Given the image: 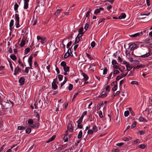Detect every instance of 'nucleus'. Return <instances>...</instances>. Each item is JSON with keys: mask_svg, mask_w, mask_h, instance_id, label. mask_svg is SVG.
Returning a JSON list of instances; mask_svg holds the SVG:
<instances>
[{"mask_svg": "<svg viewBox=\"0 0 152 152\" xmlns=\"http://www.w3.org/2000/svg\"><path fill=\"white\" fill-rule=\"evenodd\" d=\"M19 15L17 14H15V19L16 22V27L18 28L20 26L19 25Z\"/></svg>", "mask_w": 152, "mask_h": 152, "instance_id": "obj_1", "label": "nucleus"}, {"mask_svg": "<svg viewBox=\"0 0 152 152\" xmlns=\"http://www.w3.org/2000/svg\"><path fill=\"white\" fill-rule=\"evenodd\" d=\"M62 108L61 104H58L56 108L55 113L56 114H60L61 113Z\"/></svg>", "mask_w": 152, "mask_h": 152, "instance_id": "obj_2", "label": "nucleus"}, {"mask_svg": "<svg viewBox=\"0 0 152 152\" xmlns=\"http://www.w3.org/2000/svg\"><path fill=\"white\" fill-rule=\"evenodd\" d=\"M42 102L41 100H40L38 102V103H37V106L35 105V104H34L35 106V109L37 110V108L38 107H41L42 105Z\"/></svg>", "mask_w": 152, "mask_h": 152, "instance_id": "obj_3", "label": "nucleus"}, {"mask_svg": "<svg viewBox=\"0 0 152 152\" xmlns=\"http://www.w3.org/2000/svg\"><path fill=\"white\" fill-rule=\"evenodd\" d=\"M33 58V57L32 56H31L28 58V61L29 65L30 68H31L32 67V61Z\"/></svg>", "mask_w": 152, "mask_h": 152, "instance_id": "obj_4", "label": "nucleus"}, {"mask_svg": "<svg viewBox=\"0 0 152 152\" xmlns=\"http://www.w3.org/2000/svg\"><path fill=\"white\" fill-rule=\"evenodd\" d=\"M151 54L150 53V52H149L147 53H146L145 54L143 55H142L141 56H137V57H141L142 58H146L149 57L150 56H151Z\"/></svg>", "mask_w": 152, "mask_h": 152, "instance_id": "obj_5", "label": "nucleus"}, {"mask_svg": "<svg viewBox=\"0 0 152 152\" xmlns=\"http://www.w3.org/2000/svg\"><path fill=\"white\" fill-rule=\"evenodd\" d=\"M104 8L102 7H100L99 9H97L94 12V14L95 15H97L100 12L101 10H103Z\"/></svg>", "mask_w": 152, "mask_h": 152, "instance_id": "obj_6", "label": "nucleus"}, {"mask_svg": "<svg viewBox=\"0 0 152 152\" xmlns=\"http://www.w3.org/2000/svg\"><path fill=\"white\" fill-rule=\"evenodd\" d=\"M37 38L38 40H41V41H40V42L42 44H43L45 43V38H43L42 37H41L40 36H37Z\"/></svg>", "mask_w": 152, "mask_h": 152, "instance_id": "obj_7", "label": "nucleus"}, {"mask_svg": "<svg viewBox=\"0 0 152 152\" xmlns=\"http://www.w3.org/2000/svg\"><path fill=\"white\" fill-rule=\"evenodd\" d=\"M107 96V94L104 91H102L100 95L98 96V97L102 98L105 97Z\"/></svg>", "mask_w": 152, "mask_h": 152, "instance_id": "obj_8", "label": "nucleus"}, {"mask_svg": "<svg viewBox=\"0 0 152 152\" xmlns=\"http://www.w3.org/2000/svg\"><path fill=\"white\" fill-rule=\"evenodd\" d=\"M25 79L23 77H21L19 80V82L21 85H23L24 83Z\"/></svg>", "mask_w": 152, "mask_h": 152, "instance_id": "obj_9", "label": "nucleus"}, {"mask_svg": "<svg viewBox=\"0 0 152 152\" xmlns=\"http://www.w3.org/2000/svg\"><path fill=\"white\" fill-rule=\"evenodd\" d=\"M67 129L68 130H70L71 132L73 131V128L72 124L69 123L68 124Z\"/></svg>", "mask_w": 152, "mask_h": 152, "instance_id": "obj_10", "label": "nucleus"}, {"mask_svg": "<svg viewBox=\"0 0 152 152\" xmlns=\"http://www.w3.org/2000/svg\"><path fill=\"white\" fill-rule=\"evenodd\" d=\"M126 76V75H124V74H121V75L118 76H117L116 78V80L118 81L120 79H121L123 77H124Z\"/></svg>", "mask_w": 152, "mask_h": 152, "instance_id": "obj_11", "label": "nucleus"}, {"mask_svg": "<svg viewBox=\"0 0 152 152\" xmlns=\"http://www.w3.org/2000/svg\"><path fill=\"white\" fill-rule=\"evenodd\" d=\"M52 88L55 90H56V89H57L58 88L56 84V83L54 82H53V83H52Z\"/></svg>", "mask_w": 152, "mask_h": 152, "instance_id": "obj_12", "label": "nucleus"}, {"mask_svg": "<svg viewBox=\"0 0 152 152\" xmlns=\"http://www.w3.org/2000/svg\"><path fill=\"white\" fill-rule=\"evenodd\" d=\"M126 17V15L124 13H122L121 15L119 16L118 18L119 19H124Z\"/></svg>", "mask_w": 152, "mask_h": 152, "instance_id": "obj_13", "label": "nucleus"}, {"mask_svg": "<svg viewBox=\"0 0 152 152\" xmlns=\"http://www.w3.org/2000/svg\"><path fill=\"white\" fill-rule=\"evenodd\" d=\"M32 125L31 126V127L32 128H38L39 125V123H35L34 124H32Z\"/></svg>", "mask_w": 152, "mask_h": 152, "instance_id": "obj_14", "label": "nucleus"}, {"mask_svg": "<svg viewBox=\"0 0 152 152\" xmlns=\"http://www.w3.org/2000/svg\"><path fill=\"white\" fill-rule=\"evenodd\" d=\"M140 35V33H137L133 34L130 35H129V36L131 37H135L139 36Z\"/></svg>", "mask_w": 152, "mask_h": 152, "instance_id": "obj_15", "label": "nucleus"}, {"mask_svg": "<svg viewBox=\"0 0 152 152\" xmlns=\"http://www.w3.org/2000/svg\"><path fill=\"white\" fill-rule=\"evenodd\" d=\"M126 69L127 70L129 71L132 68V67L129 64H128L126 65Z\"/></svg>", "mask_w": 152, "mask_h": 152, "instance_id": "obj_16", "label": "nucleus"}, {"mask_svg": "<svg viewBox=\"0 0 152 152\" xmlns=\"http://www.w3.org/2000/svg\"><path fill=\"white\" fill-rule=\"evenodd\" d=\"M83 136V132L82 130H80L77 136V138L80 139Z\"/></svg>", "mask_w": 152, "mask_h": 152, "instance_id": "obj_17", "label": "nucleus"}, {"mask_svg": "<svg viewBox=\"0 0 152 152\" xmlns=\"http://www.w3.org/2000/svg\"><path fill=\"white\" fill-rule=\"evenodd\" d=\"M83 76L84 77L83 80L85 81H87L88 79V77L86 74L85 73H83Z\"/></svg>", "mask_w": 152, "mask_h": 152, "instance_id": "obj_18", "label": "nucleus"}, {"mask_svg": "<svg viewBox=\"0 0 152 152\" xmlns=\"http://www.w3.org/2000/svg\"><path fill=\"white\" fill-rule=\"evenodd\" d=\"M56 137V136L53 135L52 136L50 139L46 141V143H49L53 140Z\"/></svg>", "mask_w": 152, "mask_h": 152, "instance_id": "obj_19", "label": "nucleus"}, {"mask_svg": "<svg viewBox=\"0 0 152 152\" xmlns=\"http://www.w3.org/2000/svg\"><path fill=\"white\" fill-rule=\"evenodd\" d=\"M92 130L94 132H96L98 131V128L97 126L95 125L93 126Z\"/></svg>", "mask_w": 152, "mask_h": 152, "instance_id": "obj_20", "label": "nucleus"}, {"mask_svg": "<svg viewBox=\"0 0 152 152\" xmlns=\"http://www.w3.org/2000/svg\"><path fill=\"white\" fill-rule=\"evenodd\" d=\"M145 66L144 65H142V64H141L140 65L137 66L135 68H134V69H139L140 68H143Z\"/></svg>", "mask_w": 152, "mask_h": 152, "instance_id": "obj_21", "label": "nucleus"}, {"mask_svg": "<svg viewBox=\"0 0 152 152\" xmlns=\"http://www.w3.org/2000/svg\"><path fill=\"white\" fill-rule=\"evenodd\" d=\"M63 69L65 72H69V67L68 66H65L63 68Z\"/></svg>", "mask_w": 152, "mask_h": 152, "instance_id": "obj_22", "label": "nucleus"}, {"mask_svg": "<svg viewBox=\"0 0 152 152\" xmlns=\"http://www.w3.org/2000/svg\"><path fill=\"white\" fill-rule=\"evenodd\" d=\"M85 115H82L81 117L79 118V119L77 121V122H81L83 121V117Z\"/></svg>", "mask_w": 152, "mask_h": 152, "instance_id": "obj_23", "label": "nucleus"}, {"mask_svg": "<svg viewBox=\"0 0 152 152\" xmlns=\"http://www.w3.org/2000/svg\"><path fill=\"white\" fill-rule=\"evenodd\" d=\"M63 10L62 9H58L57 10L56 12L54 13V15H57L61 11Z\"/></svg>", "mask_w": 152, "mask_h": 152, "instance_id": "obj_24", "label": "nucleus"}, {"mask_svg": "<svg viewBox=\"0 0 152 152\" xmlns=\"http://www.w3.org/2000/svg\"><path fill=\"white\" fill-rule=\"evenodd\" d=\"M146 146L144 144H141L140 145H139L137 146V148H141L142 149L145 148Z\"/></svg>", "mask_w": 152, "mask_h": 152, "instance_id": "obj_25", "label": "nucleus"}, {"mask_svg": "<svg viewBox=\"0 0 152 152\" xmlns=\"http://www.w3.org/2000/svg\"><path fill=\"white\" fill-rule=\"evenodd\" d=\"M31 49L29 48H27L25 50V53L26 54H27L30 51Z\"/></svg>", "mask_w": 152, "mask_h": 152, "instance_id": "obj_26", "label": "nucleus"}, {"mask_svg": "<svg viewBox=\"0 0 152 152\" xmlns=\"http://www.w3.org/2000/svg\"><path fill=\"white\" fill-rule=\"evenodd\" d=\"M77 123V127L78 128L80 129H82L83 128V125L81 124V122H78Z\"/></svg>", "mask_w": 152, "mask_h": 152, "instance_id": "obj_27", "label": "nucleus"}, {"mask_svg": "<svg viewBox=\"0 0 152 152\" xmlns=\"http://www.w3.org/2000/svg\"><path fill=\"white\" fill-rule=\"evenodd\" d=\"M31 131V129L30 128H28L26 130V132L27 134L30 133Z\"/></svg>", "mask_w": 152, "mask_h": 152, "instance_id": "obj_28", "label": "nucleus"}, {"mask_svg": "<svg viewBox=\"0 0 152 152\" xmlns=\"http://www.w3.org/2000/svg\"><path fill=\"white\" fill-rule=\"evenodd\" d=\"M28 124L30 125H32L33 124V121L32 119H30L28 121Z\"/></svg>", "mask_w": 152, "mask_h": 152, "instance_id": "obj_29", "label": "nucleus"}, {"mask_svg": "<svg viewBox=\"0 0 152 152\" xmlns=\"http://www.w3.org/2000/svg\"><path fill=\"white\" fill-rule=\"evenodd\" d=\"M119 72L118 70H114V71H113V78L114 77L115 75L118 74V73H119Z\"/></svg>", "mask_w": 152, "mask_h": 152, "instance_id": "obj_30", "label": "nucleus"}, {"mask_svg": "<svg viewBox=\"0 0 152 152\" xmlns=\"http://www.w3.org/2000/svg\"><path fill=\"white\" fill-rule=\"evenodd\" d=\"M25 45V42L24 40H22L20 44V45L21 47H23Z\"/></svg>", "mask_w": 152, "mask_h": 152, "instance_id": "obj_31", "label": "nucleus"}, {"mask_svg": "<svg viewBox=\"0 0 152 152\" xmlns=\"http://www.w3.org/2000/svg\"><path fill=\"white\" fill-rule=\"evenodd\" d=\"M10 57L14 61L16 60L17 59V58L15 55L10 56Z\"/></svg>", "mask_w": 152, "mask_h": 152, "instance_id": "obj_32", "label": "nucleus"}, {"mask_svg": "<svg viewBox=\"0 0 152 152\" xmlns=\"http://www.w3.org/2000/svg\"><path fill=\"white\" fill-rule=\"evenodd\" d=\"M28 7V3L24 2V8L25 9H27Z\"/></svg>", "mask_w": 152, "mask_h": 152, "instance_id": "obj_33", "label": "nucleus"}, {"mask_svg": "<svg viewBox=\"0 0 152 152\" xmlns=\"http://www.w3.org/2000/svg\"><path fill=\"white\" fill-rule=\"evenodd\" d=\"M105 20V19L103 18H100L98 21V25H99L101 23L104 21Z\"/></svg>", "mask_w": 152, "mask_h": 152, "instance_id": "obj_34", "label": "nucleus"}, {"mask_svg": "<svg viewBox=\"0 0 152 152\" xmlns=\"http://www.w3.org/2000/svg\"><path fill=\"white\" fill-rule=\"evenodd\" d=\"M18 129L20 130H24L25 129V127L23 126H19L18 127Z\"/></svg>", "mask_w": 152, "mask_h": 152, "instance_id": "obj_35", "label": "nucleus"}, {"mask_svg": "<svg viewBox=\"0 0 152 152\" xmlns=\"http://www.w3.org/2000/svg\"><path fill=\"white\" fill-rule=\"evenodd\" d=\"M131 83L133 85H138V82L137 81H133L131 82Z\"/></svg>", "mask_w": 152, "mask_h": 152, "instance_id": "obj_36", "label": "nucleus"}, {"mask_svg": "<svg viewBox=\"0 0 152 152\" xmlns=\"http://www.w3.org/2000/svg\"><path fill=\"white\" fill-rule=\"evenodd\" d=\"M61 65L64 67L66 66V63L65 61H63L61 63Z\"/></svg>", "mask_w": 152, "mask_h": 152, "instance_id": "obj_37", "label": "nucleus"}, {"mask_svg": "<svg viewBox=\"0 0 152 152\" xmlns=\"http://www.w3.org/2000/svg\"><path fill=\"white\" fill-rule=\"evenodd\" d=\"M117 88V83L116 82V84H115V86L112 88V90L113 91H116Z\"/></svg>", "mask_w": 152, "mask_h": 152, "instance_id": "obj_38", "label": "nucleus"}, {"mask_svg": "<svg viewBox=\"0 0 152 152\" xmlns=\"http://www.w3.org/2000/svg\"><path fill=\"white\" fill-rule=\"evenodd\" d=\"M63 77V76L62 75H58V77L59 81H61L62 80Z\"/></svg>", "mask_w": 152, "mask_h": 152, "instance_id": "obj_39", "label": "nucleus"}, {"mask_svg": "<svg viewBox=\"0 0 152 152\" xmlns=\"http://www.w3.org/2000/svg\"><path fill=\"white\" fill-rule=\"evenodd\" d=\"M15 72H17V73L21 72V69L19 68L18 67H17L15 69Z\"/></svg>", "mask_w": 152, "mask_h": 152, "instance_id": "obj_40", "label": "nucleus"}, {"mask_svg": "<svg viewBox=\"0 0 152 152\" xmlns=\"http://www.w3.org/2000/svg\"><path fill=\"white\" fill-rule=\"evenodd\" d=\"M18 7V5L17 3H16L14 5V9L15 11H16L17 10Z\"/></svg>", "mask_w": 152, "mask_h": 152, "instance_id": "obj_41", "label": "nucleus"}, {"mask_svg": "<svg viewBox=\"0 0 152 152\" xmlns=\"http://www.w3.org/2000/svg\"><path fill=\"white\" fill-rule=\"evenodd\" d=\"M108 71V69L107 68H105L103 70V75H105L107 73V72Z\"/></svg>", "mask_w": 152, "mask_h": 152, "instance_id": "obj_42", "label": "nucleus"}, {"mask_svg": "<svg viewBox=\"0 0 152 152\" xmlns=\"http://www.w3.org/2000/svg\"><path fill=\"white\" fill-rule=\"evenodd\" d=\"M70 55V53H68L66 52L64 55V57L66 58L68 57Z\"/></svg>", "mask_w": 152, "mask_h": 152, "instance_id": "obj_43", "label": "nucleus"}, {"mask_svg": "<svg viewBox=\"0 0 152 152\" xmlns=\"http://www.w3.org/2000/svg\"><path fill=\"white\" fill-rule=\"evenodd\" d=\"M139 120L140 121H145L146 122H147V121L145 120L143 117H140L139 119Z\"/></svg>", "mask_w": 152, "mask_h": 152, "instance_id": "obj_44", "label": "nucleus"}, {"mask_svg": "<svg viewBox=\"0 0 152 152\" xmlns=\"http://www.w3.org/2000/svg\"><path fill=\"white\" fill-rule=\"evenodd\" d=\"M73 85L71 84H70L69 85V86L68 87V89L69 90H71L73 88Z\"/></svg>", "mask_w": 152, "mask_h": 152, "instance_id": "obj_45", "label": "nucleus"}, {"mask_svg": "<svg viewBox=\"0 0 152 152\" xmlns=\"http://www.w3.org/2000/svg\"><path fill=\"white\" fill-rule=\"evenodd\" d=\"M79 37H77L75 38V44L79 42Z\"/></svg>", "mask_w": 152, "mask_h": 152, "instance_id": "obj_46", "label": "nucleus"}, {"mask_svg": "<svg viewBox=\"0 0 152 152\" xmlns=\"http://www.w3.org/2000/svg\"><path fill=\"white\" fill-rule=\"evenodd\" d=\"M128 109L130 112V113L131 114H133L134 113L133 110H132V109L131 107H129L128 108Z\"/></svg>", "mask_w": 152, "mask_h": 152, "instance_id": "obj_47", "label": "nucleus"}, {"mask_svg": "<svg viewBox=\"0 0 152 152\" xmlns=\"http://www.w3.org/2000/svg\"><path fill=\"white\" fill-rule=\"evenodd\" d=\"M136 122L135 121H134L133 122V124L131 126V128L133 129L136 126Z\"/></svg>", "mask_w": 152, "mask_h": 152, "instance_id": "obj_48", "label": "nucleus"}, {"mask_svg": "<svg viewBox=\"0 0 152 152\" xmlns=\"http://www.w3.org/2000/svg\"><path fill=\"white\" fill-rule=\"evenodd\" d=\"M72 43V42L70 41L66 45V48H68L71 45Z\"/></svg>", "mask_w": 152, "mask_h": 152, "instance_id": "obj_49", "label": "nucleus"}, {"mask_svg": "<svg viewBox=\"0 0 152 152\" xmlns=\"http://www.w3.org/2000/svg\"><path fill=\"white\" fill-rule=\"evenodd\" d=\"M93 132H94L93 131V130L89 129L88 131V134H93Z\"/></svg>", "mask_w": 152, "mask_h": 152, "instance_id": "obj_50", "label": "nucleus"}, {"mask_svg": "<svg viewBox=\"0 0 152 152\" xmlns=\"http://www.w3.org/2000/svg\"><path fill=\"white\" fill-rule=\"evenodd\" d=\"M13 23H14V20H11V21H10V27H12V26L13 25Z\"/></svg>", "mask_w": 152, "mask_h": 152, "instance_id": "obj_51", "label": "nucleus"}, {"mask_svg": "<svg viewBox=\"0 0 152 152\" xmlns=\"http://www.w3.org/2000/svg\"><path fill=\"white\" fill-rule=\"evenodd\" d=\"M88 28V25L87 23H86L85 24V26L84 27L86 31L87 29Z\"/></svg>", "mask_w": 152, "mask_h": 152, "instance_id": "obj_52", "label": "nucleus"}, {"mask_svg": "<svg viewBox=\"0 0 152 152\" xmlns=\"http://www.w3.org/2000/svg\"><path fill=\"white\" fill-rule=\"evenodd\" d=\"M95 45V43L93 41L91 42V46L92 48H94Z\"/></svg>", "mask_w": 152, "mask_h": 152, "instance_id": "obj_53", "label": "nucleus"}, {"mask_svg": "<svg viewBox=\"0 0 152 152\" xmlns=\"http://www.w3.org/2000/svg\"><path fill=\"white\" fill-rule=\"evenodd\" d=\"M112 64L113 65L118 64L117 61L116 60H114L112 61Z\"/></svg>", "mask_w": 152, "mask_h": 152, "instance_id": "obj_54", "label": "nucleus"}, {"mask_svg": "<svg viewBox=\"0 0 152 152\" xmlns=\"http://www.w3.org/2000/svg\"><path fill=\"white\" fill-rule=\"evenodd\" d=\"M86 55L88 57V58L90 59V60H91L93 59L91 57V56L89 54H88V53H86Z\"/></svg>", "mask_w": 152, "mask_h": 152, "instance_id": "obj_55", "label": "nucleus"}, {"mask_svg": "<svg viewBox=\"0 0 152 152\" xmlns=\"http://www.w3.org/2000/svg\"><path fill=\"white\" fill-rule=\"evenodd\" d=\"M3 127V124L2 122L1 121H0V129L1 130L2 129V128Z\"/></svg>", "mask_w": 152, "mask_h": 152, "instance_id": "obj_56", "label": "nucleus"}, {"mask_svg": "<svg viewBox=\"0 0 152 152\" xmlns=\"http://www.w3.org/2000/svg\"><path fill=\"white\" fill-rule=\"evenodd\" d=\"M124 143L123 142L118 143L116 144V145L118 146H121L124 145Z\"/></svg>", "mask_w": 152, "mask_h": 152, "instance_id": "obj_57", "label": "nucleus"}, {"mask_svg": "<svg viewBox=\"0 0 152 152\" xmlns=\"http://www.w3.org/2000/svg\"><path fill=\"white\" fill-rule=\"evenodd\" d=\"M138 142H140V141L139 139H137L136 140L134 141L133 142V143L134 144H135Z\"/></svg>", "mask_w": 152, "mask_h": 152, "instance_id": "obj_58", "label": "nucleus"}, {"mask_svg": "<svg viewBox=\"0 0 152 152\" xmlns=\"http://www.w3.org/2000/svg\"><path fill=\"white\" fill-rule=\"evenodd\" d=\"M139 132L140 134L142 135L145 134V132L144 131L142 130V131H140Z\"/></svg>", "mask_w": 152, "mask_h": 152, "instance_id": "obj_59", "label": "nucleus"}, {"mask_svg": "<svg viewBox=\"0 0 152 152\" xmlns=\"http://www.w3.org/2000/svg\"><path fill=\"white\" fill-rule=\"evenodd\" d=\"M83 33H79L77 35V37H79V38L80 37H81L83 35Z\"/></svg>", "mask_w": 152, "mask_h": 152, "instance_id": "obj_60", "label": "nucleus"}, {"mask_svg": "<svg viewBox=\"0 0 152 152\" xmlns=\"http://www.w3.org/2000/svg\"><path fill=\"white\" fill-rule=\"evenodd\" d=\"M113 67L114 69H119V66L118 65H114L113 66Z\"/></svg>", "mask_w": 152, "mask_h": 152, "instance_id": "obj_61", "label": "nucleus"}, {"mask_svg": "<svg viewBox=\"0 0 152 152\" xmlns=\"http://www.w3.org/2000/svg\"><path fill=\"white\" fill-rule=\"evenodd\" d=\"M29 68V67H26L25 68V72L27 73L28 72Z\"/></svg>", "mask_w": 152, "mask_h": 152, "instance_id": "obj_62", "label": "nucleus"}, {"mask_svg": "<svg viewBox=\"0 0 152 152\" xmlns=\"http://www.w3.org/2000/svg\"><path fill=\"white\" fill-rule=\"evenodd\" d=\"M78 94V92L75 93L74 95L72 100H73L77 96Z\"/></svg>", "mask_w": 152, "mask_h": 152, "instance_id": "obj_63", "label": "nucleus"}, {"mask_svg": "<svg viewBox=\"0 0 152 152\" xmlns=\"http://www.w3.org/2000/svg\"><path fill=\"white\" fill-rule=\"evenodd\" d=\"M110 86H107L106 88V90L107 91H110Z\"/></svg>", "mask_w": 152, "mask_h": 152, "instance_id": "obj_64", "label": "nucleus"}]
</instances>
